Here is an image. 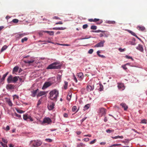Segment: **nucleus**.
Wrapping results in <instances>:
<instances>
[{
  "instance_id": "obj_1",
  "label": "nucleus",
  "mask_w": 147,
  "mask_h": 147,
  "mask_svg": "<svg viewBox=\"0 0 147 147\" xmlns=\"http://www.w3.org/2000/svg\"><path fill=\"white\" fill-rule=\"evenodd\" d=\"M50 98L53 100H56L58 96L59 92L58 90L55 89L52 90L49 93Z\"/></svg>"
},
{
  "instance_id": "obj_2",
  "label": "nucleus",
  "mask_w": 147,
  "mask_h": 147,
  "mask_svg": "<svg viewBox=\"0 0 147 147\" xmlns=\"http://www.w3.org/2000/svg\"><path fill=\"white\" fill-rule=\"evenodd\" d=\"M59 63L56 62H54L49 65L47 68V69H58L60 68L61 66L60 65H57L59 64Z\"/></svg>"
},
{
  "instance_id": "obj_3",
  "label": "nucleus",
  "mask_w": 147,
  "mask_h": 147,
  "mask_svg": "<svg viewBox=\"0 0 147 147\" xmlns=\"http://www.w3.org/2000/svg\"><path fill=\"white\" fill-rule=\"evenodd\" d=\"M18 78H19V76H15L13 77L12 75H10L8 78L7 81L8 83L11 82L15 83L18 81Z\"/></svg>"
},
{
  "instance_id": "obj_4",
  "label": "nucleus",
  "mask_w": 147,
  "mask_h": 147,
  "mask_svg": "<svg viewBox=\"0 0 147 147\" xmlns=\"http://www.w3.org/2000/svg\"><path fill=\"white\" fill-rule=\"evenodd\" d=\"M23 119L25 120L29 121H32L33 120L32 118L27 114H25L23 115Z\"/></svg>"
},
{
  "instance_id": "obj_5",
  "label": "nucleus",
  "mask_w": 147,
  "mask_h": 147,
  "mask_svg": "<svg viewBox=\"0 0 147 147\" xmlns=\"http://www.w3.org/2000/svg\"><path fill=\"white\" fill-rule=\"evenodd\" d=\"M32 145L34 147H37L40 146L42 142L40 140L34 141H32Z\"/></svg>"
},
{
  "instance_id": "obj_6",
  "label": "nucleus",
  "mask_w": 147,
  "mask_h": 147,
  "mask_svg": "<svg viewBox=\"0 0 147 147\" xmlns=\"http://www.w3.org/2000/svg\"><path fill=\"white\" fill-rule=\"evenodd\" d=\"M52 85V83L51 82H45L44 84L42 89L43 90H45L47 88L49 87Z\"/></svg>"
},
{
  "instance_id": "obj_7",
  "label": "nucleus",
  "mask_w": 147,
  "mask_h": 147,
  "mask_svg": "<svg viewBox=\"0 0 147 147\" xmlns=\"http://www.w3.org/2000/svg\"><path fill=\"white\" fill-rule=\"evenodd\" d=\"M105 42V41L104 40L101 41L100 42L96 44L94 46V47H103L104 46V44Z\"/></svg>"
},
{
  "instance_id": "obj_8",
  "label": "nucleus",
  "mask_w": 147,
  "mask_h": 147,
  "mask_svg": "<svg viewBox=\"0 0 147 147\" xmlns=\"http://www.w3.org/2000/svg\"><path fill=\"white\" fill-rule=\"evenodd\" d=\"M106 110L104 108H102L99 109L98 113L100 114H101V116L105 114L106 113Z\"/></svg>"
},
{
  "instance_id": "obj_9",
  "label": "nucleus",
  "mask_w": 147,
  "mask_h": 147,
  "mask_svg": "<svg viewBox=\"0 0 147 147\" xmlns=\"http://www.w3.org/2000/svg\"><path fill=\"white\" fill-rule=\"evenodd\" d=\"M117 87L118 88L121 90H124L125 87L123 84L122 83H118Z\"/></svg>"
},
{
  "instance_id": "obj_10",
  "label": "nucleus",
  "mask_w": 147,
  "mask_h": 147,
  "mask_svg": "<svg viewBox=\"0 0 147 147\" xmlns=\"http://www.w3.org/2000/svg\"><path fill=\"white\" fill-rule=\"evenodd\" d=\"M51 119L49 118H45L43 120V122L44 123H49L51 122Z\"/></svg>"
},
{
  "instance_id": "obj_11",
  "label": "nucleus",
  "mask_w": 147,
  "mask_h": 147,
  "mask_svg": "<svg viewBox=\"0 0 147 147\" xmlns=\"http://www.w3.org/2000/svg\"><path fill=\"white\" fill-rule=\"evenodd\" d=\"M26 35V34L25 33H19L16 35V38H20L23 37Z\"/></svg>"
},
{
  "instance_id": "obj_12",
  "label": "nucleus",
  "mask_w": 147,
  "mask_h": 147,
  "mask_svg": "<svg viewBox=\"0 0 147 147\" xmlns=\"http://www.w3.org/2000/svg\"><path fill=\"white\" fill-rule=\"evenodd\" d=\"M136 48L141 52H143L144 51L142 45L139 44L136 47Z\"/></svg>"
},
{
  "instance_id": "obj_13",
  "label": "nucleus",
  "mask_w": 147,
  "mask_h": 147,
  "mask_svg": "<svg viewBox=\"0 0 147 147\" xmlns=\"http://www.w3.org/2000/svg\"><path fill=\"white\" fill-rule=\"evenodd\" d=\"M39 90L38 89H37L35 90H34L31 92L32 93L31 96L33 97H35L37 92Z\"/></svg>"
},
{
  "instance_id": "obj_14",
  "label": "nucleus",
  "mask_w": 147,
  "mask_h": 147,
  "mask_svg": "<svg viewBox=\"0 0 147 147\" xmlns=\"http://www.w3.org/2000/svg\"><path fill=\"white\" fill-rule=\"evenodd\" d=\"M15 86L11 84H8L7 86V89L12 90L14 89Z\"/></svg>"
},
{
  "instance_id": "obj_15",
  "label": "nucleus",
  "mask_w": 147,
  "mask_h": 147,
  "mask_svg": "<svg viewBox=\"0 0 147 147\" xmlns=\"http://www.w3.org/2000/svg\"><path fill=\"white\" fill-rule=\"evenodd\" d=\"M86 89L88 91H90L94 89V86H91L90 85H88L86 87Z\"/></svg>"
},
{
  "instance_id": "obj_16",
  "label": "nucleus",
  "mask_w": 147,
  "mask_h": 147,
  "mask_svg": "<svg viewBox=\"0 0 147 147\" xmlns=\"http://www.w3.org/2000/svg\"><path fill=\"white\" fill-rule=\"evenodd\" d=\"M122 107L124 108L125 111H126L128 109V107L124 103H122L120 104Z\"/></svg>"
},
{
  "instance_id": "obj_17",
  "label": "nucleus",
  "mask_w": 147,
  "mask_h": 147,
  "mask_svg": "<svg viewBox=\"0 0 147 147\" xmlns=\"http://www.w3.org/2000/svg\"><path fill=\"white\" fill-rule=\"evenodd\" d=\"M54 105L55 104L54 103H52L50 105H48V108L49 110H52L54 108Z\"/></svg>"
},
{
  "instance_id": "obj_18",
  "label": "nucleus",
  "mask_w": 147,
  "mask_h": 147,
  "mask_svg": "<svg viewBox=\"0 0 147 147\" xmlns=\"http://www.w3.org/2000/svg\"><path fill=\"white\" fill-rule=\"evenodd\" d=\"M42 32H44L47 33L49 34L50 35H54V32L53 31H48L42 30L41 31Z\"/></svg>"
},
{
  "instance_id": "obj_19",
  "label": "nucleus",
  "mask_w": 147,
  "mask_h": 147,
  "mask_svg": "<svg viewBox=\"0 0 147 147\" xmlns=\"http://www.w3.org/2000/svg\"><path fill=\"white\" fill-rule=\"evenodd\" d=\"M100 19L97 18H94V19H88V21L90 22H97L100 21Z\"/></svg>"
},
{
  "instance_id": "obj_20",
  "label": "nucleus",
  "mask_w": 147,
  "mask_h": 147,
  "mask_svg": "<svg viewBox=\"0 0 147 147\" xmlns=\"http://www.w3.org/2000/svg\"><path fill=\"white\" fill-rule=\"evenodd\" d=\"M137 28L138 30L142 31H144L145 30V28L143 26H138L137 27Z\"/></svg>"
},
{
  "instance_id": "obj_21",
  "label": "nucleus",
  "mask_w": 147,
  "mask_h": 147,
  "mask_svg": "<svg viewBox=\"0 0 147 147\" xmlns=\"http://www.w3.org/2000/svg\"><path fill=\"white\" fill-rule=\"evenodd\" d=\"M45 92L43 91H40L37 94V97H38L42 96L44 95L45 94Z\"/></svg>"
},
{
  "instance_id": "obj_22",
  "label": "nucleus",
  "mask_w": 147,
  "mask_h": 147,
  "mask_svg": "<svg viewBox=\"0 0 147 147\" xmlns=\"http://www.w3.org/2000/svg\"><path fill=\"white\" fill-rule=\"evenodd\" d=\"M6 102L8 104L9 106L11 107L12 106V103L11 102V101L9 99H7L6 100Z\"/></svg>"
},
{
  "instance_id": "obj_23",
  "label": "nucleus",
  "mask_w": 147,
  "mask_h": 147,
  "mask_svg": "<svg viewBox=\"0 0 147 147\" xmlns=\"http://www.w3.org/2000/svg\"><path fill=\"white\" fill-rule=\"evenodd\" d=\"M78 76L81 80H82L83 78V75L82 73L80 72L78 74Z\"/></svg>"
},
{
  "instance_id": "obj_24",
  "label": "nucleus",
  "mask_w": 147,
  "mask_h": 147,
  "mask_svg": "<svg viewBox=\"0 0 147 147\" xmlns=\"http://www.w3.org/2000/svg\"><path fill=\"white\" fill-rule=\"evenodd\" d=\"M34 61V60L33 59H32L30 61L29 60H26L24 61V62L26 63H28L29 64H30L31 63H32Z\"/></svg>"
},
{
  "instance_id": "obj_25",
  "label": "nucleus",
  "mask_w": 147,
  "mask_h": 147,
  "mask_svg": "<svg viewBox=\"0 0 147 147\" xmlns=\"http://www.w3.org/2000/svg\"><path fill=\"white\" fill-rule=\"evenodd\" d=\"M19 69V67L17 66H15L13 69V73L18 71Z\"/></svg>"
},
{
  "instance_id": "obj_26",
  "label": "nucleus",
  "mask_w": 147,
  "mask_h": 147,
  "mask_svg": "<svg viewBox=\"0 0 147 147\" xmlns=\"http://www.w3.org/2000/svg\"><path fill=\"white\" fill-rule=\"evenodd\" d=\"M100 51H98L97 52V53L98 55V56L100 57H101L102 58H105V57L103 55H101L100 54Z\"/></svg>"
},
{
  "instance_id": "obj_27",
  "label": "nucleus",
  "mask_w": 147,
  "mask_h": 147,
  "mask_svg": "<svg viewBox=\"0 0 147 147\" xmlns=\"http://www.w3.org/2000/svg\"><path fill=\"white\" fill-rule=\"evenodd\" d=\"M9 73V72H7V73H6L5 74H4L3 76V77L1 79V81H3L6 77L7 76L8 74Z\"/></svg>"
},
{
  "instance_id": "obj_28",
  "label": "nucleus",
  "mask_w": 147,
  "mask_h": 147,
  "mask_svg": "<svg viewBox=\"0 0 147 147\" xmlns=\"http://www.w3.org/2000/svg\"><path fill=\"white\" fill-rule=\"evenodd\" d=\"M7 48V46L6 45H4L1 48V52H2L4 50H5Z\"/></svg>"
},
{
  "instance_id": "obj_29",
  "label": "nucleus",
  "mask_w": 147,
  "mask_h": 147,
  "mask_svg": "<svg viewBox=\"0 0 147 147\" xmlns=\"http://www.w3.org/2000/svg\"><path fill=\"white\" fill-rule=\"evenodd\" d=\"M71 93L70 92L68 93V96L67 97V99L68 100H70L71 96Z\"/></svg>"
},
{
  "instance_id": "obj_30",
  "label": "nucleus",
  "mask_w": 147,
  "mask_h": 147,
  "mask_svg": "<svg viewBox=\"0 0 147 147\" xmlns=\"http://www.w3.org/2000/svg\"><path fill=\"white\" fill-rule=\"evenodd\" d=\"M89 107L90 105L89 104H87L84 107V110L85 111L87 109L89 108Z\"/></svg>"
},
{
  "instance_id": "obj_31",
  "label": "nucleus",
  "mask_w": 147,
  "mask_h": 147,
  "mask_svg": "<svg viewBox=\"0 0 147 147\" xmlns=\"http://www.w3.org/2000/svg\"><path fill=\"white\" fill-rule=\"evenodd\" d=\"M103 31L104 32H102V33H103L104 36L105 37H107L109 35V34L107 33V32L105 31Z\"/></svg>"
},
{
  "instance_id": "obj_32",
  "label": "nucleus",
  "mask_w": 147,
  "mask_h": 147,
  "mask_svg": "<svg viewBox=\"0 0 147 147\" xmlns=\"http://www.w3.org/2000/svg\"><path fill=\"white\" fill-rule=\"evenodd\" d=\"M64 88L65 89H66L67 88V85H68V82L66 81H65L64 82Z\"/></svg>"
},
{
  "instance_id": "obj_33",
  "label": "nucleus",
  "mask_w": 147,
  "mask_h": 147,
  "mask_svg": "<svg viewBox=\"0 0 147 147\" xmlns=\"http://www.w3.org/2000/svg\"><path fill=\"white\" fill-rule=\"evenodd\" d=\"M85 145L82 143H80L79 144H78L77 147H80L81 146L84 147Z\"/></svg>"
},
{
  "instance_id": "obj_34",
  "label": "nucleus",
  "mask_w": 147,
  "mask_h": 147,
  "mask_svg": "<svg viewBox=\"0 0 147 147\" xmlns=\"http://www.w3.org/2000/svg\"><path fill=\"white\" fill-rule=\"evenodd\" d=\"M107 23L109 24H114L115 23V22L114 21H108L107 22Z\"/></svg>"
},
{
  "instance_id": "obj_35",
  "label": "nucleus",
  "mask_w": 147,
  "mask_h": 147,
  "mask_svg": "<svg viewBox=\"0 0 147 147\" xmlns=\"http://www.w3.org/2000/svg\"><path fill=\"white\" fill-rule=\"evenodd\" d=\"M28 38L26 37H24V38H23L22 39L21 42L22 43L24 42L25 41H26L28 40Z\"/></svg>"
},
{
  "instance_id": "obj_36",
  "label": "nucleus",
  "mask_w": 147,
  "mask_h": 147,
  "mask_svg": "<svg viewBox=\"0 0 147 147\" xmlns=\"http://www.w3.org/2000/svg\"><path fill=\"white\" fill-rule=\"evenodd\" d=\"M91 32H104L103 31L101 30H92Z\"/></svg>"
},
{
  "instance_id": "obj_37",
  "label": "nucleus",
  "mask_w": 147,
  "mask_h": 147,
  "mask_svg": "<svg viewBox=\"0 0 147 147\" xmlns=\"http://www.w3.org/2000/svg\"><path fill=\"white\" fill-rule=\"evenodd\" d=\"M97 29V26L95 25H92L91 27V29L92 30H96Z\"/></svg>"
},
{
  "instance_id": "obj_38",
  "label": "nucleus",
  "mask_w": 147,
  "mask_h": 147,
  "mask_svg": "<svg viewBox=\"0 0 147 147\" xmlns=\"http://www.w3.org/2000/svg\"><path fill=\"white\" fill-rule=\"evenodd\" d=\"M113 139H117V138H118L122 139L123 138V136H115L114 137H113Z\"/></svg>"
},
{
  "instance_id": "obj_39",
  "label": "nucleus",
  "mask_w": 147,
  "mask_h": 147,
  "mask_svg": "<svg viewBox=\"0 0 147 147\" xmlns=\"http://www.w3.org/2000/svg\"><path fill=\"white\" fill-rule=\"evenodd\" d=\"M100 87L99 89V91H101L103 90V86L101 84H100Z\"/></svg>"
},
{
  "instance_id": "obj_40",
  "label": "nucleus",
  "mask_w": 147,
  "mask_h": 147,
  "mask_svg": "<svg viewBox=\"0 0 147 147\" xmlns=\"http://www.w3.org/2000/svg\"><path fill=\"white\" fill-rule=\"evenodd\" d=\"M45 141L47 142H52V140L49 138H47L45 139Z\"/></svg>"
},
{
  "instance_id": "obj_41",
  "label": "nucleus",
  "mask_w": 147,
  "mask_h": 147,
  "mask_svg": "<svg viewBox=\"0 0 147 147\" xmlns=\"http://www.w3.org/2000/svg\"><path fill=\"white\" fill-rule=\"evenodd\" d=\"M18 20L16 19H14L12 21V22L14 23H17L18 22Z\"/></svg>"
},
{
  "instance_id": "obj_42",
  "label": "nucleus",
  "mask_w": 147,
  "mask_h": 147,
  "mask_svg": "<svg viewBox=\"0 0 147 147\" xmlns=\"http://www.w3.org/2000/svg\"><path fill=\"white\" fill-rule=\"evenodd\" d=\"M128 32L130 33L132 35L134 36H136V34L134 32L130 30H128Z\"/></svg>"
},
{
  "instance_id": "obj_43",
  "label": "nucleus",
  "mask_w": 147,
  "mask_h": 147,
  "mask_svg": "<svg viewBox=\"0 0 147 147\" xmlns=\"http://www.w3.org/2000/svg\"><path fill=\"white\" fill-rule=\"evenodd\" d=\"M77 109V107L76 106H74L72 108V111H73L74 112L76 111Z\"/></svg>"
},
{
  "instance_id": "obj_44",
  "label": "nucleus",
  "mask_w": 147,
  "mask_h": 147,
  "mask_svg": "<svg viewBox=\"0 0 147 147\" xmlns=\"http://www.w3.org/2000/svg\"><path fill=\"white\" fill-rule=\"evenodd\" d=\"M17 111L20 113H22L24 112V111L21 110H17Z\"/></svg>"
},
{
  "instance_id": "obj_45",
  "label": "nucleus",
  "mask_w": 147,
  "mask_h": 147,
  "mask_svg": "<svg viewBox=\"0 0 147 147\" xmlns=\"http://www.w3.org/2000/svg\"><path fill=\"white\" fill-rule=\"evenodd\" d=\"M121 145V144H113L112 145V146H111V147L119 146H120Z\"/></svg>"
},
{
  "instance_id": "obj_46",
  "label": "nucleus",
  "mask_w": 147,
  "mask_h": 147,
  "mask_svg": "<svg viewBox=\"0 0 147 147\" xmlns=\"http://www.w3.org/2000/svg\"><path fill=\"white\" fill-rule=\"evenodd\" d=\"M93 52V50L92 49H90L88 51V53L89 54H91Z\"/></svg>"
},
{
  "instance_id": "obj_47",
  "label": "nucleus",
  "mask_w": 147,
  "mask_h": 147,
  "mask_svg": "<svg viewBox=\"0 0 147 147\" xmlns=\"http://www.w3.org/2000/svg\"><path fill=\"white\" fill-rule=\"evenodd\" d=\"M122 67L125 70H126L127 69V68L126 67V65H122Z\"/></svg>"
},
{
  "instance_id": "obj_48",
  "label": "nucleus",
  "mask_w": 147,
  "mask_h": 147,
  "mask_svg": "<svg viewBox=\"0 0 147 147\" xmlns=\"http://www.w3.org/2000/svg\"><path fill=\"white\" fill-rule=\"evenodd\" d=\"M141 123L146 124V120L145 119H143L141 121Z\"/></svg>"
},
{
  "instance_id": "obj_49",
  "label": "nucleus",
  "mask_w": 147,
  "mask_h": 147,
  "mask_svg": "<svg viewBox=\"0 0 147 147\" xmlns=\"http://www.w3.org/2000/svg\"><path fill=\"white\" fill-rule=\"evenodd\" d=\"M88 27V25L87 24H86L83 25L82 28L83 29H85L87 28Z\"/></svg>"
},
{
  "instance_id": "obj_50",
  "label": "nucleus",
  "mask_w": 147,
  "mask_h": 147,
  "mask_svg": "<svg viewBox=\"0 0 147 147\" xmlns=\"http://www.w3.org/2000/svg\"><path fill=\"white\" fill-rule=\"evenodd\" d=\"M96 141V139H94V140H93L91 141V142H90V144H94V143H95V142Z\"/></svg>"
},
{
  "instance_id": "obj_51",
  "label": "nucleus",
  "mask_w": 147,
  "mask_h": 147,
  "mask_svg": "<svg viewBox=\"0 0 147 147\" xmlns=\"http://www.w3.org/2000/svg\"><path fill=\"white\" fill-rule=\"evenodd\" d=\"M119 51L121 52L124 51L125 50V49H122L121 48H119Z\"/></svg>"
},
{
  "instance_id": "obj_52",
  "label": "nucleus",
  "mask_w": 147,
  "mask_h": 147,
  "mask_svg": "<svg viewBox=\"0 0 147 147\" xmlns=\"http://www.w3.org/2000/svg\"><path fill=\"white\" fill-rule=\"evenodd\" d=\"M41 103V100H40V99L38 101V103H37V107H38L39 105Z\"/></svg>"
},
{
  "instance_id": "obj_53",
  "label": "nucleus",
  "mask_w": 147,
  "mask_h": 147,
  "mask_svg": "<svg viewBox=\"0 0 147 147\" xmlns=\"http://www.w3.org/2000/svg\"><path fill=\"white\" fill-rule=\"evenodd\" d=\"M125 57L127 59H133L132 57L127 55H126L125 56Z\"/></svg>"
},
{
  "instance_id": "obj_54",
  "label": "nucleus",
  "mask_w": 147,
  "mask_h": 147,
  "mask_svg": "<svg viewBox=\"0 0 147 147\" xmlns=\"http://www.w3.org/2000/svg\"><path fill=\"white\" fill-rule=\"evenodd\" d=\"M15 116L16 117H18L19 118H20L21 117V116L20 115L16 113H15Z\"/></svg>"
},
{
  "instance_id": "obj_55",
  "label": "nucleus",
  "mask_w": 147,
  "mask_h": 147,
  "mask_svg": "<svg viewBox=\"0 0 147 147\" xmlns=\"http://www.w3.org/2000/svg\"><path fill=\"white\" fill-rule=\"evenodd\" d=\"M63 24V23L61 21H59V22H57L55 23V24Z\"/></svg>"
},
{
  "instance_id": "obj_56",
  "label": "nucleus",
  "mask_w": 147,
  "mask_h": 147,
  "mask_svg": "<svg viewBox=\"0 0 147 147\" xmlns=\"http://www.w3.org/2000/svg\"><path fill=\"white\" fill-rule=\"evenodd\" d=\"M53 19H57V20H60V19L56 16H54L53 17Z\"/></svg>"
},
{
  "instance_id": "obj_57",
  "label": "nucleus",
  "mask_w": 147,
  "mask_h": 147,
  "mask_svg": "<svg viewBox=\"0 0 147 147\" xmlns=\"http://www.w3.org/2000/svg\"><path fill=\"white\" fill-rule=\"evenodd\" d=\"M68 114L66 113H65L63 114V116L64 117L67 118L68 117Z\"/></svg>"
},
{
  "instance_id": "obj_58",
  "label": "nucleus",
  "mask_w": 147,
  "mask_h": 147,
  "mask_svg": "<svg viewBox=\"0 0 147 147\" xmlns=\"http://www.w3.org/2000/svg\"><path fill=\"white\" fill-rule=\"evenodd\" d=\"M84 141L87 142L89 140V139L88 138H85L84 139Z\"/></svg>"
},
{
  "instance_id": "obj_59",
  "label": "nucleus",
  "mask_w": 147,
  "mask_h": 147,
  "mask_svg": "<svg viewBox=\"0 0 147 147\" xmlns=\"http://www.w3.org/2000/svg\"><path fill=\"white\" fill-rule=\"evenodd\" d=\"M9 129H10V128H9V126L8 125H7L6 126V130L7 131L9 130Z\"/></svg>"
},
{
  "instance_id": "obj_60",
  "label": "nucleus",
  "mask_w": 147,
  "mask_h": 147,
  "mask_svg": "<svg viewBox=\"0 0 147 147\" xmlns=\"http://www.w3.org/2000/svg\"><path fill=\"white\" fill-rule=\"evenodd\" d=\"M13 98L14 99L15 98H17V99L19 97L17 95H15L13 96Z\"/></svg>"
},
{
  "instance_id": "obj_61",
  "label": "nucleus",
  "mask_w": 147,
  "mask_h": 147,
  "mask_svg": "<svg viewBox=\"0 0 147 147\" xmlns=\"http://www.w3.org/2000/svg\"><path fill=\"white\" fill-rule=\"evenodd\" d=\"M66 29V28H63V27H59V30H63L64 29Z\"/></svg>"
},
{
  "instance_id": "obj_62",
  "label": "nucleus",
  "mask_w": 147,
  "mask_h": 147,
  "mask_svg": "<svg viewBox=\"0 0 147 147\" xmlns=\"http://www.w3.org/2000/svg\"><path fill=\"white\" fill-rule=\"evenodd\" d=\"M106 131L107 132V133H111L112 131L111 130L109 129H107L106 130Z\"/></svg>"
},
{
  "instance_id": "obj_63",
  "label": "nucleus",
  "mask_w": 147,
  "mask_h": 147,
  "mask_svg": "<svg viewBox=\"0 0 147 147\" xmlns=\"http://www.w3.org/2000/svg\"><path fill=\"white\" fill-rule=\"evenodd\" d=\"M18 79H19L20 82H24V80L22 78H18Z\"/></svg>"
},
{
  "instance_id": "obj_64",
  "label": "nucleus",
  "mask_w": 147,
  "mask_h": 147,
  "mask_svg": "<svg viewBox=\"0 0 147 147\" xmlns=\"http://www.w3.org/2000/svg\"><path fill=\"white\" fill-rule=\"evenodd\" d=\"M74 80L76 82H77V80L75 76L74 77Z\"/></svg>"
}]
</instances>
